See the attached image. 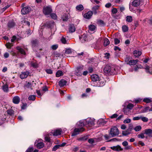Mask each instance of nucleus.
Wrapping results in <instances>:
<instances>
[{"label": "nucleus", "mask_w": 152, "mask_h": 152, "mask_svg": "<svg viewBox=\"0 0 152 152\" xmlns=\"http://www.w3.org/2000/svg\"><path fill=\"white\" fill-rule=\"evenodd\" d=\"M75 28L73 24H71L69 25V31L70 33H72L75 31Z\"/></svg>", "instance_id": "nucleus-20"}, {"label": "nucleus", "mask_w": 152, "mask_h": 152, "mask_svg": "<svg viewBox=\"0 0 152 152\" xmlns=\"http://www.w3.org/2000/svg\"><path fill=\"white\" fill-rule=\"evenodd\" d=\"M13 102L15 104H18L20 101V98L18 96H14L12 99Z\"/></svg>", "instance_id": "nucleus-18"}, {"label": "nucleus", "mask_w": 152, "mask_h": 152, "mask_svg": "<svg viewBox=\"0 0 152 152\" xmlns=\"http://www.w3.org/2000/svg\"><path fill=\"white\" fill-rule=\"evenodd\" d=\"M29 100L34 101L35 99V96L34 95H31L28 98Z\"/></svg>", "instance_id": "nucleus-39"}, {"label": "nucleus", "mask_w": 152, "mask_h": 152, "mask_svg": "<svg viewBox=\"0 0 152 152\" xmlns=\"http://www.w3.org/2000/svg\"><path fill=\"white\" fill-rule=\"evenodd\" d=\"M34 145L35 146H36L37 148L40 149L44 147L45 144L42 142H38V141L36 140Z\"/></svg>", "instance_id": "nucleus-5"}, {"label": "nucleus", "mask_w": 152, "mask_h": 152, "mask_svg": "<svg viewBox=\"0 0 152 152\" xmlns=\"http://www.w3.org/2000/svg\"><path fill=\"white\" fill-rule=\"evenodd\" d=\"M15 25L16 24L13 20H10L8 22L7 24V27L9 29L14 28Z\"/></svg>", "instance_id": "nucleus-8"}, {"label": "nucleus", "mask_w": 152, "mask_h": 152, "mask_svg": "<svg viewBox=\"0 0 152 152\" xmlns=\"http://www.w3.org/2000/svg\"><path fill=\"white\" fill-rule=\"evenodd\" d=\"M99 7V5H95L92 7V10L93 13L94 15H96L97 13V10H98Z\"/></svg>", "instance_id": "nucleus-19"}, {"label": "nucleus", "mask_w": 152, "mask_h": 152, "mask_svg": "<svg viewBox=\"0 0 152 152\" xmlns=\"http://www.w3.org/2000/svg\"><path fill=\"white\" fill-rule=\"evenodd\" d=\"M89 28L91 31H94L96 28V26L94 25H91L89 26Z\"/></svg>", "instance_id": "nucleus-35"}, {"label": "nucleus", "mask_w": 152, "mask_h": 152, "mask_svg": "<svg viewBox=\"0 0 152 152\" xmlns=\"http://www.w3.org/2000/svg\"><path fill=\"white\" fill-rule=\"evenodd\" d=\"M133 126L132 124H130L129 125V128L127 129L130 132L133 129Z\"/></svg>", "instance_id": "nucleus-49"}, {"label": "nucleus", "mask_w": 152, "mask_h": 152, "mask_svg": "<svg viewBox=\"0 0 152 152\" xmlns=\"http://www.w3.org/2000/svg\"><path fill=\"white\" fill-rule=\"evenodd\" d=\"M76 9L79 11H82L84 9L83 6L82 4H79L76 7Z\"/></svg>", "instance_id": "nucleus-28"}, {"label": "nucleus", "mask_w": 152, "mask_h": 152, "mask_svg": "<svg viewBox=\"0 0 152 152\" xmlns=\"http://www.w3.org/2000/svg\"><path fill=\"white\" fill-rule=\"evenodd\" d=\"M126 18V21L130 23L132 20V17L131 16H127Z\"/></svg>", "instance_id": "nucleus-36"}, {"label": "nucleus", "mask_w": 152, "mask_h": 152, "mask_svg": "<svg viewBox=\"0 0 152 152\" xmlns=\"http://www.w3.org/2000/svg\"><path fill=\"white\" fill-rule=\"evenodd\" d=\"M79 39L82 43L84 42L87 39V37L86 34H83L81 36H79Z\"/></svg>", "instance_id": "nucleus-15"}, {"label": "nucleus", "mask_w": 152, "mask_h": 152, "mask_svg": "<svg viewBox=\"0 0 152 152\" xmlns=\"http://www.w3.org/2000/svg\"><path fill=\"white\" fill-rule=\"evenodd\" d=\"M92 80L93 81L96 82L99 80V76L96 74L93 75L91 76Z\"/></svg>", "instance_id": "nucleus-16"}, {"label": "nucleus", "mask_w": 152, "mask_h": 152, "mask_svg": "<svg viewBox=\"0 0 152 152\" xmlns=\"http://www.w3.org/2000/svg\"><path fill=\"white\" fill-rule=\"evenodd\" d=\"M134 105L132 103H129L128 104L127 106L126 107V108H127L129 110H131L132 109L133 107H134Z\"/></svg>", "instance_id": "nucleus-34"}, {"label": "nucleus", "mask_w": 152, "mask_h": 152, "mask_svg": "<svg viewBox=\"0 0 152 152\" xmlns=\"http://www.w3.org/2000/svg\"><path fill=\"white\" fill-rule=\"evenodd\" d=\"M13 45V44L12 43H10L9 42L7 43L6 44V46L7 48H10Z\"/></svg>", "instance_id": "nucleus-43"}, {"label": "nucleus", "mask_w": 152, "mask_h": 152, "mask_svg": "<svg viewBox=\"0 0 152 152\" xmlns=\"http://www.w3.org/2000/svg\"><path fill=\"white\" fill-rule=\"evenodd\" d=\"M2 89L4 92H7L8 91V87L7 85H4L2 86Z\"/></svg>", "instance_id": "nucleus-27"}, {"label": "nucleus", "mask_w": 152, "mask_h": 152, "mask_svg": "<svg viewBox=\"0 0 152 152\" xmlns=\"http://www.w3.org/2000/svg\"><path fill=\"white\" fill-rule=\"evenodd\" d=\"M65 54H70L72 53L71 50L70 49H66L65 52Z\"/></svg>", "instance_id": "nucleus-52"}, {"label": "nucleus", "mask_w": 152, "mask_h": 152, "mask_svg": "<svg viewBox=\"0 0 152 152\" xmlns=\"http://www.w3.org/2000/svg\"><path fill=\"white\" fill-rule=\"evenodd\" d=\"M31 66L34 68H37L38 67V65L37 64L35 63L32 62L31 64Z\"/></svg>", "instance_id": "nucleus-58"}, {"label": "nucleus", "mask_w": 152, "mask_h": 152, "mask_svg": "<svg viewBox=\"0 0 152 152\" xmlns=\"http://www.w3.org/2000/svg\"><path fill=\"white\" fill-rule=\"evenodd\" d=\"M31 33V31L30 29H28L27 30L25 34L27 35H30Z\"/></svg>", "instance_id": "nucleus-61"}, {"label": "nucleus", "mask_w": 152, "mask_h": 152, "mask_svg": "<svg viewBox=\"0 0 152 152\" xmlns=\"http://www.w3.org/2000/svg\"><path fill=\"white\" fill-rule=\"evenodd\" d=\"M45 140L47 142H50V139L49 136H45Z\"/></svg>", "instance_id": "nucleus-60"}, {"label": "nucleus", "mask_w": 152, "mask_h": 152, "mask_svg": "<svg viewBox=\"0 0 152 152\" xmlns=\"http://www.w3.org/2000/svg\"><path fill=\"white\" fill-rule=\"evenodd\" d=\"M123 109L124 113L126 115H128L130 113V110L126 107L124 108Z\"/></svg>", "instance_id": "nucleus-32"}, {"label": "nucleus", "mask_w": 152, "mask_h": 152, "mask_svg": "<svg viewBox=\"0 0 152 152\" xmlns=\"http://www.w3.org/2000/svg\"><path fill=\"white\" fill-rule=\"evenodd\" d=\"M63 75L62 72L61 71L58 70V71L56 73V77H58L61 76H62Z\"/></svg>", "instance_id": "nucleus-29"}, {"label": "nucleus", "mask_w": 152, "mask_h": 152, "mask_svg": "<svg viewBox=\"0 0 152 152\" xmlns=\"http://www.w3.org/2000/svg\"><path fill=\"white\" fill-rule=\"evenodd\" d=\"M62 130L61 129H57L54 131L53 134L54 136H57L61 134Z\"/></svg>", "instance_id": "nucleus-22"}, {"label": "nucleus", "mask_w": 152, "mask_h": 152, "mask_svg": "<svg viewBox=\"0 0 152 152\" xmlns=\"http://www.w3.org/2000/svg\"><path fill=\"white\" fill-rule=\"evenodd\" d=\"M112 6V4L110 3H109L106 4L105 5V7L107 8H109L110 7Z\"/></svg>", "instance_id": "nucleus-62"}, {"label": "nucleus", "mask_w": 152, "mask_h": 152, "mask_svg": "<svg viewBox=\"0 0 152 152\" xmlns=\"http://www.w3.org/2000/svg\"><path fill=\"white\" fill-rule=\"evenodd\" d=\"M16 49L21 54L23 55L26 54V53L24 50L20 47H16Z\"/></svg>", "instance_id": "nucleus-24"}, {"label": "nucleus", "mask_w": 152, "mask_h": 152, "mask_svg": "<svg viewBox=\"0 0 152 152\" xmlns=\"http://www.w3.org/2000/svg\"><path fill=\"white\" fill-rule=\"evenodd\" d=\"M88 138V135L84 136L81 137L78 139V140L79 141H84L86 140Z\"/></svg>", "instance_id": "nucleus-26"}, {"label": "nucleus", "mask_w": 152, "mask_h": 152, "mask_svg": "<svg viewBox=\"0 0 152 152\" xmlns=\"http://www.w3.org/2000/svg\"><path fill=\"white\" fill-rule=\"evenodd\" d=\"M110 148L111 149L116 151H121L123 150V149L119 145L111 147Z\"/></svg>", "instance_id": "nucleus-12"}, {"label": "nucleus", "mask_w": 152, "mask_h": 152, "mask_svg": "<svg viewBox=\"0 0 152 152\" xmlns=\"http://www.w3.org/2000/svg\"><path fill=\"white\" fill-rule=\"evenodd\" d=\"M142 0H134L132 2V5L134 7H137L140 4Z\"/></svg>", "instance_id": "nucleus-10"}, {"label": "nucleus", "mask_w": 152, "mask_h": 152, "mask_svg": "<svg viewBox=\"0 0 152 152\" xmlns=\"http://www.w3.org/2000/svg\"><path fill=\"white\" fill-rule=\"evenodd\" d=\"M119 134V132L118 129L114 126L111 129L109 132V135L105 134L104 137L106 140H108L112 137H114L118 135Z\"/></svg>", "instance_id": "nucleus-2"}, {"label": "nucleus", "mask_w": 152, "mask_h": 152, "mask_svg": "<svg viewBox=\"0 0 152 152\" xmlns=\"http://www.w3.org/2000/svg\"><path fill=\"white\" fill-rule=\"evenodd\" d=\"M122 145L125 146L124 149L126 150H128L132 149V146L131 145H128V143L127 142L125 141L122 143Z\"/></svg>", "instance_id": "nucleus-14"}, {"label": "nucleus", "mask_w": 152, "mask_h": 152, "mask_svg": "<svg viewBox=\"0 0 152 152\" xmlns=\"http://www.w3.org/2000/svg\"><path fill=\"white\" fill-rule=\"evenodd\" d=\"M14 112L13 110L12 109H10L7 110V114L10 115H13L14 114Z\"/></svg>", "instance_id": "nucleus-37"}, {"label": "nucleus", "mask_w": 152, "mask_h": 152, "mask_svg": "<svg viewBox=\"0 0 152 152\" xmlns=\"http://www.w3.org/2000/svg\"><path fill=\"white\" fill-rule=\"evenodd\" d=\"M138 61V60L137 59L130 60L129 61V63H128V64H129L130 65H135Z\"/></svg>", "instance_id": "nucleus-21"}, {"label": "nucleus", "mask_w": 152, "mask_h": 152, "mask_svg": "<svg viewBox=\"0 0 152 152\" xmlns=\"http://www.w3.org/2000/svg\"><path fill=\"white\" fill-rule=\"evenodd\" d=\"M29 74L28 71L22 72L20 75V77L22 79L26 78Z\"/></svg>", "instance_id": "nucleus-13"}, {"label": "nucleus", "mask_w": 152, "mask_h": 152, "mask_svg": "<svg viewBox=\"0 0 152 152\" xmlns=\"http://www.w3.org/2000/svg\"><path fill=\"white\" fill-rule=\"evenodd\" d=\"M60 147V145L59 144L55 145L53 148L52 151H56V150L58 149Z\"/></svg>", "instance_id": "nucleus-45"}, {"label": "nucleus", "mask_w": 152, "mask_h": 152, "mask_svg": "<svg viewBox=\"0 0 152 152\" xmlns=\"http://www.w3.org/2000/svg\"><path fill=\"white\" fill-rule=\"evenodd\" d=\"M142 120L144 122H147L148 121V118L146 117H142L141 116V118Z\"/></svg>", "instance_id": "nucleus-48"}, {"label": "nucleus", "mask_w": 152, "mask_h": 152, "mask_svg": "<svg viewBox=\"0 0 152 152\" xmlns=\"http://www.w3.org/2000/svg\"><path fill=\"white\" fill-rule=\"evenodd\" d=\"M62 18L64 21H67L69 19L68 16L67 15H65L62 17Z\"/></svg>", "instance_id": "nucleus-44"}, {"label": "nucleus", "mask_w": 152, "mask_h": 152, "mask_svg": "<svg viewBox=\"0 0 152 152\" xmlns=\"http://www.w3.org/2000/svg\"><path fill=\"white\" fill-rule=\"evenodd\" d=\"M42 88V91H43L44 92L48 91V88L46 86H43Z\"/></svg>", "instance_id": "nucleus-55"}, {"label": "nucleus", "mask_w": 152, "mask_h": 152, "mask_svg": "<svg viewBox=\"0 0 152 152\" xmlns=\"http://www.w3.org/2000/svg\"><path fill=\"white\" fill-rule=\"evenodd\" d=\"M106 83V81L103 79L99 80V82L97 83V86L99 87H102L104 86Z\"/></svg>", "instance_id": "nucleus-11"}, {"label": "nucleus", "mask_w": 152, "mask_h": 152, "mask_svg": "<svg viewBox=\"0 0 152 152\" xmlns=\"http://www.w3.org/2000/svg\"><path fill=\"white\" fill-rule=\"evenodd\" d=\"M133 54L135 57H138L141 55L142 53L140 51L135 50L133 52Z\"/></svg>", "instance_id": "nucleus-23"}, {"label": "nucleus", "mask_w": 152, "mask_h": 152, "mask_svg": "<svg viewBox=\"0 0 152 152\" xmlns=\"http://www.w3.org/2000/svg\"><path fill=\"white\" fill-rule=\"evenodd\" d=\"M143 101L147 103H148L151 102L152 100L149 98H145L143 99Z\"/></svg>", "instance_id": "nucleus-30"}, {"label": "nucleus", "mask_w": 152, "mask_h": 152, "mask_svg": "<svg viewBox=\"0 0 152 152\" xmlns=\"http://www.w3.org/2000/svg\"><path fill=\"white\" fill-rule=\"evenodd\" d=\"M145 134L148 135L152 134V129H147L145 130Z\"/></svg>", "instance_id": "nucleus-25"}, {"label": "nucleus", "mask_w": 152, "mask_h": 152, "mask_svg": "<svg viewBox=\"0 0 152 152\" xmlns=\"http://www.w3.org/2000/svg\"><path fill=\"white\" fill-rule=\"evenodd\" d=\"M130 134V132L127 129L126 131H123L122 132V134L123 136H127Z\"/></svg>", "instance_id": "nucleus-31"}, {"label": "nucleus", "mask_w": 152, "mask_h": 152, "mask_svg": "<svg viewBox=\"0 0 152 152\" xmlns=\"http://www.w3.org/2000/svg\"><path fill=\"white\" fill-rule=\"evenodd\" d=\"M86 121L85 120L83 121H80L77 123V125L79 127H81L80 128H75L74 130V132L72 133L71 135L72 136H75L79 134L80 132H81L84 131V129L83 127L84 126H86Z\"/></svg>", "instance_id": "nucleus-1"}, {"label": "nucleus", "mask_w": 152, "mask_h": 152, "mask_svg": "<svg viewBox=\"0 0 152 152\" xmlns=\"http://www.w3.org/2000/svg\"><path fill=\"white\" fill-rule=\"evenodd\" d=\"M111 12L113 14H115L117 12V10L116 8H113L111 10Z\"/></svg>", "instance_id": "nucleus-51"}, {"label": "nucleus", "mask_w": 152, "mask_h": 152, "mask_svg": "<svg viewBox=\"0 0 152 152\" xmlns=\"http://www.w3.org/2000/svg\"><path fill=\"white\" fill-rule=\"evenodd\" d=\"M93 14V12L92 11H89L87 13L84 14V17L85 18L89 19L91 18Z\"/></svg>", "instance_id": "nucleus-9"}, {"label": "nucleus", "mask_w": 152, "mask_h": 152, "mask_svg": "<svg viewBox=\"0 0 152 152\" xmlns=\"http://www.w3.org/2000/svg\"><path fill=\"white\" fill-rule=\"evenodd\" d=\"M150 107H144L142 110V113H146L150 111Z\"/></svg>", "instance_id": "nucleus-33"}, {"label": "nucleus", "mask_w": 152, "mask_h": 152, "mask_svg": "<svg viewBox=\"0 0 152 152\" xmlns=\"http://www.w3.org/2000/svg\"><path fill=\"white\" fill-rule=\"evenodd\" d=\"M67 83V81L64 80L62 79L59 82V85L61 87H62L66 85Z\"/></svg>", "instance_id": "nucleus-17"}, {"label": "nucleus", "mask_w": 152, "mask_h": 152, "mask_svg": "<svg viewBox=\"0 0 152 152\" xmlns=\"http://www.w3.org/2000/svg\"><path fill=\"white\" fill-rule=\"evenodd\" d=\"M141 127L140 126H136L134 129L136 132H138L140 131L141 129Z\"/></svg>", "instance_id": "nucleus-42"}, {"label": "nucleus", "mask_w": 152, "mask_h": 152, "mask_svg": "<svg viewBox=\"0 0 152 152\" xmlns=\"http://www.w3.org/2000/svg\"><path fill=\"white\" fill-rule=\"evenodd\" d=\"M137 136L138 138H141L142 139L144 138L145 137L144 134L143 133H141L140 134H138Z\"/></svg>", "instance_id": "nucleus-57"}, {"label": "nucleus", "mask_w": 152, "mask_h": 152, "mask_svg": "<svg viewBox=\"0 0 152 152\" xmlns=\"http://www.w3.org/2000/svg\"><path fill=\"white\" fill-rule=\"evenodd\" d=\"M88 142L90 144H93L94 142V140L92 138H90L88 140Z\"/></svg>", "instance_id": "nucleus-64"}, {"label": "nucleus", "mask_w": 152, "mask_h": 152, "mask_svg": "<svg viewBox=\"0 0 152 152\" xmlns=\"http://www.w3.org/2000/svg\"><path fill=\"white\" fill-rule=\"evenodd\" d=\"M145 69L146 70V72L148 73H151V72L149 70V69L150 68L149 66H148L147 65H145Z\"/></svg>", "instance_id": "nucleus-47"}, {"label": "nucleus", "mask_w": 152, "mask_h": 152, "mask_svg": "<svg viewBox=\"0 0 152 152\" xmlns=\"http://www.w3.org/2000/svg\"><path fill=\"white\" fill-rule=\"evenodd\" d=\"M61 42L63 43L64 44H65L66 43V40L65 38H64V37H62L61 38Z\"/></svg>", "instance_id": "nucleus-53"}, {"label": "nucleus", "mask_w": 152, "mask_h": 152, "mask_svg": "<svg viewBox=\"0 0 152 152\" xmlns=\"http://www.w3.org/2000/svg\"><path fill=\"white\" fill-rule=\"evenodd\" d=\"M110 41L108 39H105L104 42V45L107 46L110 44Z\"/></svg>", "instance_id": "nucleus-41"}, {"label": "nucleus", "mask_w": 152, "mask_h": 152, "mask_svg": "<svg viewBox=\"0 0 152 152\" xmlns=\"http://www.w3.org/2000/svg\"><path fill=\"white\" fill-rule=\"evenodd\" d=\"M115 44L117 45L120 43V41L117 38H115L114 39Z\"/></svg>", "instance_id": "nucleus-56"}, {"label": "nucleus", "mask_w": 152, "mask_h": 152, "mask_svg": "<svg viewBox=\"0 0 152 152\" xmlns=\"http://www.w3.org/2000/svg\"><path fill=\"white\" fill-rule=\"evenodd\" d=\"M31 10V8L28 7L27 6L22 8L21 10V14L25 15L27 14Z\"/></svg>", "instance_id": "nucleus-4"}, {"label": "nucleus", "mask_w": 152, "mask_h": 152, "mask_svg": "<svg viewBox=\"0 0 152 152\" xmlns=\"http://www.w3.org/2000/svg\"><path fill=\"white\" fill-rule=\"evenodd\" d=\"M31 43L32 46L33 47H35L37 45L38 41L37 40H34L31 42Z\"/></svg>", "instance_id": "nucleus-40"}, {"label": "nucleus", "mask_w": 152, "mask_h": 152, "mask_svg": "<svg viewBox=\"0 0 152 152\" xmlns=\"http://www.w3.org/2000/svg\"><path fill=\"white\" fill-rule=\"evenodd\" d=\"M104 72L106 73H110V74L112 72V69L111 66L109 65H107L104 69Z\"/></svg>", "instance_id": "nucleus-7"}, {"label": "nucleus", "mask_w": 152, "mask_h": 152, "mask_svg": "<svg viewBox=\"0 0 152 152\" xmlns=\"http://www.w3.org/2000/svg\"><path fill=\"white\" fill-rule=\"evenodd\" d=\"M52 11V9L50 6L44 7L43 9V13L45 15H50Z\"/></svg>", "instance_id": "nucleus-3"}, {"label": "nucleus", "mask_w": 152, "mask_h": 152, "mask_svg": "<svg viewBox=\"0 0 152 152\" xmlns=\"http://www.w3.org/2000/svg\"><path fill=\"white\" fill-rule=\"evenodd\" d=\"M33 148H29L25 152H33Z\"/></svg>", "instance_id": "nucleus-54"}, {"label": "nucleus", "mask_w": 152, "mask_h": 152, "mask_svg": "<svg viewBox=\"0 0 152 152\" xmlns=\"http://www.w3.org/2000/svg\"><path fill=\"white\" fill-rule=\"evenodd\" d=\"M50 15L51 17L53 19H55L56 18V15L54 13L50 14Z\"/></svg>", "instance_id": "nucleus-59"}, {"label": "nucleus", "mask_w": 152, "mask_h": 152, "mask_svg": "<svg viewBox=\"0 0 152 152\" xmlns=\"http://www.w3.org/2000/svg\"><path fill=\"white\" fill-rule=\"evenodd\" d=\"M86 121V125L89 126H92L94 125V121L91 119H87L85 120Z\"/></svg>", "instance_id": "nucleus-6"}, {"label": "nucleus", "mask_w": 152, "mask_h": 152, "mask_svg": "<svg viewBox=\"0 0 152 152\" xmlns=\"http://www.w3.org/2000/svg\"><path fill=\"white\" fill-rule=\"evenodd\" d=\"M123 31L125 32L127 31L128 30V26L126 25L122 27Z\"/></svg>", "instance_id": "nucleus-38"}, {"label": "nucleus", "mask_w": 152, "mask_h": 152, "mask_svg": "<svg viewBox=\"0 0 152 152\" xmlns=\"http://www.w3.org/2000/svg\"><path fill=\"white\" fill-rule=\"evenodd\" d=\"M131 121V120L130 119L127 118L123 122L124 124L129 123Z\"/></svg>", "instance_id": "nucleus-46"}, {"label": "nucleus", "mask_w": 152, "mask_h": 152, "mask_svg": "<svg viewBox=\"0 0 152 152\" xmlns=\"http://www.w3.org/2000/svg\"><path fill=\"white\" fill-rule=\"evenodd\" d=\"M58 48V46L57 45H53L51 46V48L52 49L55 50L56 49Z\"/></svg>", "instance_id": "nucleus-63"}, {"label": "nucleus", "mask_w": 152, "mask_h": 152, "mask_svg": "<svg viewBox=\"0 0 152 152\" xmlns=\"http://www.w3.org/2000/svg\"><path fill=\"white\" fill-rule=\"evenodd\" d=\"M45 71L48 74H51L53 73V71L51 69H45Z\"/></svg>", "instance_id": "nucleus-50"}]
</instances>
